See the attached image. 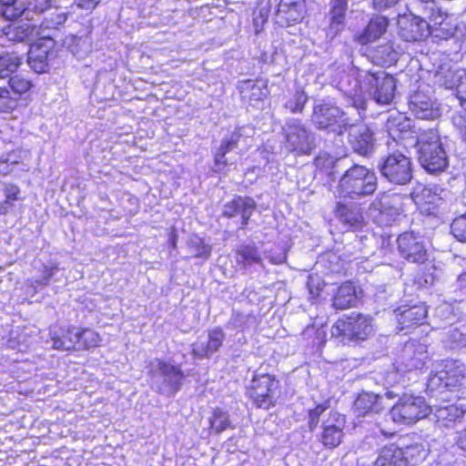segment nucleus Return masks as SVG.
Instances as JSON below:
<instances>
[{
    "label": "nucleus",
    "instance_id": "1",
    "mask_svg": "<svg viewBox=\"0 0 466 466\" xmlns=\"http://www.w3.org/2000/svg\"><path fill=\"white\" fill-rule=\"evenodd\" d=\"M378 188V177L372 168L354 164L340 177L336 196L340 198L359 200L370 197Z\"/></svg>",
    "mask_w": 466,
    "mask_h": 466
},
{
    "label": "nucleus",
    "instance_id": "2",
    "mask_svg": "<svg viewBox=\"0 0 466 466\" xmlns=\"http://www.w3.org/2000/svg\"><path fill=\"white\" fill-rule=\"evenodd\" d=\"M282 147L295 156H310L318 146L316 133L301 119L289 117L281 127Z\"/></svg>",
    "mask_w": 466,
    "mask_h": 466
},
{
    "label": "nucleus",
    "instance_id": "3",
    "mask_svg": "<svg viewBox=\"0 0 466 466\" xmlns=\"http://www.w3.org/2000/svg\"><path fill=\"white\" fill-rule=\"evenodd\" d=\"M380 105H389L395 97L396 79L385 71L377 72L364 71L359 74L356 79V87L349 90L353 96H360L362 90Z\"/></svg>",
    "mask_w": 466,
    "mask_h": 466
},
{
    "label": "nucleus",
    "instance_id": "4",
    "mask_svg": "<svg viewBox=\"0 0 466 466\" xmlns=\"http://www.w3.org/2000/svg\"><path fill=\"white\" fill-rule=\"evenodd\" d=\"M417 147L418 160L427 172L438 174L448 167V156L436 131L430 129L421 133Z\"/></svg>",
    "mask_w": 466,
    "mask_h": 466
},
{
    "label": "nucleus",
    "instance_id": "5",
    "mask_svg": "<svg viewBox=\"0 0 466 466\" xmlns=\"http://www.w3.org/2000/svg\"><path fill=\"white\" fill-rule=\"evenodd\" d=\"M311 122L317 129L337 136H342L350 126L348 113L327 101H319L313 106Z\"/></svg>",
    "mask_w": 466,
    "mask_h": 466
},
{
    "label": "nucleus",
    "instance_id": "6",
    "mask_svg": "<svg viewBox=\"0 0 466 466\" xmlns=\"http://www.w3.org/2000/svg\"><path fill=\"white\" fill-rule=\"evenodd\" d=\"M380 176L389 183L397 186L409 184L413 177L411 157L397 149L381 157L378 164Z\"/></svg>",
    "mask_w": 466,
    "mask_h": 466
},
{
    "label": "nucleus",
    "instance_id": "7",
    "mask_svg": "<svg viewBox=\"0 0 466 466\" xmlns=\"http://www.w3.org/2000/svg\"><path fill=\"white\" fill-rule=\"evenodd\" d=\"M149 375L153 389L167 397L174 396L186 378L180 366L156 360L151 364Z\"/></svg>",
    "mask_w": 466,
    "mask_h": 466
},
{
    "label": "nucleus",
    "instance_id": "8",
    "mask_svg": "<svg viewBox=\"0 0 466 466\" xmlns=\"http://www.w3.org/2000/svg\"><path fill=\"white\" fill-rule=\"evenodd\" d=\"M372 333L371 319L360 313L339 319L331 327L332 337L344 344L366 340Z\"/></svg>",
    "mask_w": 466,
    "mask_h": 466
},
{
    "label": "nucleus",
    "instance_id": "9",
    "mask_svg": "<svg viewBox=\"0 0 466 466\" xmlns=\"http://www.w3.org/2000/svg\"><path fill=\"white\" fill-rule=\"evenodd\" d=\"M279 382L270 374L255 375L247 389L248 396L258 408L268 410L275 405Z\"/></svg>",
    "mask_w": 466,
    "mask_h": 466
},
{
    "label": "nucleus",
    "instance_id": "10",
    "mask_svg": "<svg viewBox=\"0 0 466 466\" xmlns=\"http://www.w3.org/2000/svg\"><path fill=\"white\" fill-rule=\"evenodd\" d=\"M430 411L423 397L403 395L391 408V419L398 423L411 424L425 418Z\"/></svg>",
    "mask_w": 466,
    "mask_h": 466
},
{
    "label": "nucleus",
    "instance_id": "11",
    "mask_svg": "<svg viewBox=\"0 0 466 466\" xmlns=\"http://www.w3.org/2000/svg\"><path fill=\"white\" fill-rule=\"evenodd\" d=\"M432 386H443L449 390L466 383V365L457 360H446L442 363L441 370L430 379Z\"/></svg>",
    "mask_w": 466,
    "mask_h": 466
},
{
    "label": "nucleus",
    "instance_id": "12",
    "mask_svg": "<svg viewBox=\"0 0 466 466\" xmlns=\"http://www.w3.org/2000/svg\"><path fill=\"white\" fill-rule=\"evenodd\" d=\"M49 2H0V14L6 20H34L49 7Z\"/></svg>",
    "mask_w": 466,
    "mask_h": 466
},
{
    "label": "nucleus",
    "instance_id": "13",
    "mask_svg": "<svg viewBox=\"0 0 466 466\" xmlns=\"http://www.w3.org/2000/svg\"><path fill=\"white\" fill-rule=\"evenodd\" d=\"M400 255L409 262L422 264L427 260V249L423 238L413 232H404L398 238Z\"/></svg>",
    "mask_w": 466,
    "mask_h": 466
},
{
    "label": "nucleus",
    "instance_id": "14",
    "mask_svg": "<svg viewBox=\"0 0 466 466\" xmlns=\"http://www.w3.org/2000/svg\"><path fill=\"white\" fill-rule=\"evenodd\" d=\"M31 82L21 75L13 74L7 78V86H0V111H9L16 107L20 96L27 92Z\"/></svg>",
    "mask_w": 466,
    "mask_h": 466
},
{
    "label": "nucleus",
    "instance_id": "15",
    "mask_svg": "<svg viewBox=\"0 0 466 466\" xmlns=\"http://www.w3.org/2000/svg\"><path fill=\"white\" fill-rule=\"evenodd\" d=\"M370 210L371 212H378L374 218L379 224L383 226L390 225L400 215L399 198L381 193L371 202Z\"/></svg>",
    "mask_w": 466,
    "mask_h": 466
},
{
    "label": "nucleus",
    "instance_id": "16",
    "mask_svg": "<svg viewBox=\"0 0 466 466\" xmlns=\"http://www.w3.org/2000/svg\"><path fill=\"white\" fill-rule=\"evenodd\" d=\"M398 25L399 35L407 42L421 41L430 35V23L420 16H400Z\"/></svg>",
    "mask_w": 466,
    "mask_h": 466
},
{
    "label": "nucleus",
    "instance_id": "17",
    "mask_svg": "<svg viewBox=\"0 0 466 466\" xmlns=\"http://www.w3.org/2000/svg\"><path fill=\"white\" fill-rule=\"evenodd\" d=\"M55 42L51 38H44L32 45L28 50L27 63L38 74L48 69V62L54 56Z\"/></svg>",
    "mask_w": 466,
    "mask_h": 466
},
{
    "label": "nucleus",
    "instance_id": "18",
    "mask_svg": "<svg viewBox=\"0 0 466 466\" xmlns=\"http://www.w3.org/2000/svg\"><path fill=\"white\" fill-rule=\"evenodd\" d=\"M345 417L337 411H330L329 418L322 422L321 442L329 449L339 446L344 436Z\"/></svg>",
    "mask_w": 466,
    "mask_h": 466
},
{
    "label": "nucleus",
    "instance_id": "19",
    "mask_svg": "<svg viewBox=\"0 0 466 466\" xmlns=\"http://www.w3.org/2000/svg\"><path fill=\"white\" fill-rule=\"evenodd\" d=\"M349 129V143L354 152L360 156L367 157L370 155L375 147V138L373 133L366 125H352Z\"/></svg>",
    "mask_w": 466,
    "mask_h": 466
},
{
    "label": "nucleus",
    "instance_id": "20",
    "mask_svg": "<svg viewBox=\"0 0 466 466\" xmlns=\"http://www.w3.org/2000/svg\"><path fill=\"white\" fill-rule=\"evenodd\" d=\"M430 19V35L437 40H448L455 35L457 23L441 10L432 9Z\"/></svg>",
    "mask_w": 466,
    "mask_h": 466
},
{
    "label": "nucleus",
    "instance_id": "21",
    "mask_svg": "<svg viewBox=\"0 0 466 466\" xmlns=\"http://www.w3.org/2000/svg\"><path fill=\"white\" fill-rule=\"evenodd\" d=\"M257 208L255 200L249 197L237 196L223 206L222 214L227 218L240 217L241 228L248 225V220Z\"/></svg>",
    "mask_w": 466,
    "mask_h": 466
},
{
    "label": "nucleus",
    "instance_id": "22",
    "mask_svg": "<svg viewBox=\"0 0 466 466\" xmlns=\"http://www.w3.org/2000/svg\"><path fill=\"white\" fill-rule=\"evenodd\" d=\"M431 97L423 90L414 92L409 100V109L417 118L431 119L439 115Z\"/></svg>",
    "mask_w": 466,
    "mask_h": 466
},
{
    "label": "nucleus",
    "instance_id": "23",
    "mask_svg": "<svg viewBox=\"0 0 466 466\" xmlns=\"http://www.w3.org/2000/svg\"><path fill=\"white\" fill-rule=\"evenodd\" d=\"M335 217L349 229H357L363 224L361 208L354 203L338 201L334 208Z\"/></svg>",
    "mask_w": 466,
    "mask_h": 466
},
{
    "label": "nucleus",
    "instance_id": "24",
    "mask_svg": "<svg viewBox=\"0 0 466 466\" xmlns=\"http://www.w3.org/2000/svg\"><path fill=\"white\" fill-rule=\"evenodd\" d=\"M427 314V307L424 304L413 305L408 308H399L396 310V318L400 325V329L421 325Z\"/></svg>",
    "mask_w": 466,
    "mask_h": 466
},
{
    "label": "nucleus",
    "instance_id": "25",
    "mask_svg": "<svg viewBox=\"0 0 466 466\" xmlns=\"http://www.w3.org/2000/svg\"><path fill=\"white\" fill-rule=\"evenodd\" d=\"M225 337V333L220 328L209 330L207 342H198L192 345L193 355L199 359L209 358L222 346Z\"/></svg>",
    "mask_w": 466,
    "mask_h": 466
},
{
    "label": "nucleus",
    "instance_id": "26",
    "mask_svg": "<svg viewBox=\"0 0 466 466\" xmlns=\"http://www.w3.org/2000/svg\"><path fill=\"white\" fill-rule=\"evenodd\" d=\"M242 130H244V127L236 128L234 132L222 140L219 149L215 156V171L220 172L226 166L233 163L226 157V155L238 147L239 139L242 137Z\"/></svg>",
    "mask_w": 466,
    "mask_h": 466
},
{
    "label": "nucleus",
    "instance_id": "27",
    "mask_svg": "<svg viewBox=\"0 0 466 466\" xmlns=\"http://www.w3.org/2000/svg\"><path fill=\"white\" fill-rule=\"evenodd\" d=\"M358 303L355 286L351 281H345L338 289L332 299V306L336 309L353 308Z\"/></svg>",
    "mask_w": 466,
    "mask_h": 466
},
{
    "label": "nucleus",
    "instance_id": "28",
    "mask_svg": "<svg viewBox=\"0 0 466 466\" xmlns=\"http://www.w3.org/2000/svg\"><path fill=\"white\" fill-rule=\"evenodd\" d=\"M381 400L382 396L380 394L363 391L355 400L354 409L360 416L369 413H378L383 409Z\"/></svg>",
    "mask_w": 466,
    "mask_h": 466
},
{
    "label": "nucleus",
    "instance_id": "29",
    "mask_svg": "<svg viewBox=\"0 0 466 466\" xmlns=\"http://www.w3.org/2000/svg\"><path fill=\"white\" fill-rule=\"evenodd\" d=\"M347 8V2H336L330 11L329 25L326 30V36L330 41L342 31Z\"/></svg>",
    "mask_w": 466,
    "mask_h": 466
},
{
    "label": "nucleus",
    "instance_id": "30",
    "mask_svg": "<svg viewBox=\"0 0 466 466\" xmlns=\"http://www.w3.org/2000/svg\"><path fill=\"white\" fill-rule=\"evenodd\" d=\"M30 153L25 149H15L0 157V175L7 176L11 174L15 167L24 165V161L28 159Z\"/></svg>",
    "mask_w": 466,
    "mask_h": 466
},
{
    "label": "nucleus",
    "instance_id": "31",
    "mask_svg": "<svg viewBox=\"0 0 466 466\" xmlns=\"http://www.w3.org/2000/svg\"><path fill=\"white\" fill-rule=\"evenodd\" d=\"M403 358L406 359V368L408 370L421 369L425 365L427 359L423 345L408 343L403 350Z\"/></svg>",
    "mask_w": 466,
    "mask_h": 466
},
{
    "label": "nucleus",
    "instance_id": "32",
    "mask_svg": "<svg viewBox=\"0 0 466 466\" xmlns=\"http://www.w3.org/2000/svg\"><path fill=\"white\" fill-rule=\"evenodd\" d=\"M399 54L394 43L388 42L374 49L372 58L374 63L381 66H390L398 61Z\"/></svg>",
    "mask_w": 466,
    "mask_h": 466
},
{
    "label": "nucleus",
    "instance_id": "33",
    "mask_svg": "<svg viewBox=\"0 0 466 466\" xmlns=\"http://www.w3.org/2000/svg\"><path fill=\"white\" fill-rule=\"evenodd\" d=\"M240 93L244 100L250 104L253 102L262 101L268 96V90L262 82L248 80L240 86Z\"/></svg>",
    "mask_w": 466,
    "mask_h": 466
},
{
    "label": "nucleus",
    "instance_id": "34",
    "mask_svg": "<svg viewBox=\"0 0 466 466\" xmlns=\"http://www.w3.org/2000/svg\"><path fill=\"white\" fill-rule=\"evenodd\" d=\"M388 24V19L384 16L372 18L361 34L360 37V42L367 44L380 38L385 33Z\"/></svg>",
    "mask_w": 466,
    "mask_h": 466
},
{
    "label": "nucleus",
    "instance_id": "35",
    "mask_svg": "<svg viewBox=\"0 0 466 466\" xmlns=\"http://www.w3.org/2000/svg\"><path fill=\"white\" fill-rule=\"evenodd\" d=\"M400 451L403 454L405 466H416L423 461L428 455V450L422 443L419 442L404 445L400 447Z\"/></svg>",
    "mask_w": 466,
    "mask_h": 466
},
{
    "label": "nucleus",
    "instance_id": "36",
    "mask_svg": "<svg viewBox=\"0 0 466 466\" xmlns=\"http://www.w3.org/2000/svg\"><path fill=\"white\" fill-rule=\"evenodd\" d=\"M236 260L238 264L248 268L254 264H260L262 258L259 251L254 245L242 244L236 250Z\"/></svg>",
    "mask_w": 466,
    "mask_h": 466
},
{
    "label": "nucleus",
    "instance_id": "37",
    "mask_svg": "<svg viewBox=\"0 0 466 466\" xmlns=\"http://www.w3.org/2000/svg\"><path fill=\"white\" fill-rule=\"evenodd\" d=\"M22 57L15 52L0 54V80L7 79L20 66Z\"/></svg>",
    "mask_w": 466,
    "mask_h": 466
},
{
    "label": "nucleus",
    "instance_id": "38",
    "mask_svg": "<svg viewBox=\"0 0 466 466\" xmlns=\"http://www.w3.org/2000/svg\"><path fill=\"white\" fill-rule=\"evenodd\" d=\"M308 101L309 96L303 88L298 86L285 102L284 107L292 114H301Z\"/></svg>",
    "mask_w": 466,
    "mask_h": 466
},
{
    "label": "nucleus",
    "instance_id": "39",
    "mask_svg": "<svg viewBox=\"0 0 466 466\" xmlns=\"http://www.w3.org/2000/svg\"><path fill=\"white\" fill-rule=\"evenodd\" d=\"M209 424L211 430L216 434H219L227 429L234 428L229 420L228 413L219 408L214 410L212 416L209 418Z\"/></svg>",
    "mask_w": 466,
    "mask_h": 466
},
{
    "label": "nucleus",
    "instance_id": "40",
    "mask_svg": "<svg viewBox=\"0 0 466 466\" xmlns=\"http://www.w3.org/2000/svg\"><path fill=\"white\" fill-rule=\"evenodd\" d=\"M461 416L462 411L459 410L457 407L452 405L440 407L435 412L437 421L444 427H449L450 423L456 421Z\"/></svg>",
    "mask_w": 466,
    "mask_h": 466
},
{
    "label": "nucleus",
    "instance_id": "41",
    "mask_svg": "<svg viewBox=\"0 0 466 466\" xmlns=\"http://www.w3.org/2000/svg\"><path fill=\"white\" fill-rule=\"evenodd\" d=\"M448 192L438 186L425 187L421 189L418 198L426 203L433 206H439L441 201L447 196Z\"/></svg>",
    "mask_w": 466,
    "mask_h": 466
},
{
    "label": "nucleus",
    "instance_id": "42",
    "mask_svg": "<svg viewBox=\"0 0 466 466\" xmlns=\"http://www.w3.org/2000/svg\"><path fill=\"white\" fill-rule=\"evenodd\" d=\"M445 342L451 348H460L466 346V327L451 329L445 336Z\"/></svg>",
    "mask_w": 466,
    "mask_h": 466
},
{
    "label": "nucleus",
    "instance_id": "43",
    "mask_svg": "<svg viewBox=\"0 0 466 466\" xmlns=\"http://www.w3.org/2000/svg\"><path fill=\"white\" fill-rule=\"evenodd\" d=\"M454 76L457 81L456 96L462 107L461 111H466V72L463 70H458L455 72Z\"/></svg>",
    "mask_w": 466,
    "mask_h": 466
},
{
    "label": "nucleus",
    "instance_id": "44",
    "mask_svg": "<svg viewBox=\"0 0 466 466\" xmlns=\"http://www.w3.org/2000/svg\"><path fill=\"white\" fill-rule=\"evenodd\" d=\"M451 232L459 241L466 242V213L458 216L452 220Z\"/></svg>",
    "mask_w": 466,
    "mask_h": 466
},
{
    "label": "nucleus",
    "instance_id": "45",
    "mask_svg": "<svg viewBox=\"0 0 466 466\" xmlns=\"http://www.w3.org/2000/svg\"><path fill=\"white\" fill-rule=\"evenodd\" d=\"M92 46L87 37H74V42L70 46L72 54L77 58L85 57L91 52Z\"/></svg>",
    "mask_w": 466,
    "mask_h": 466
},
{
    "label": "nucleus",
    "instance_id": "46",
    "mask_svg": "<svg viewBox=\"0 0 466 466\" xmlns=\"http://www.w3.org/2000/svg\"><path fill=\"white\" fill-rule=\"evenodd\" d=\"M35 27V25L25 24L10 30L8 35H12L14 41L23 42L33 36Z\"/></svg>",
    "mask_w": 466,
    "mask_h": 466
},
{
    "label": "nucleus",
    "instance_id": "47",
    "mask_svg": "<svg viewBox=\"0 0 466 466\" xmlns=\"http://www.w3.org/2000/svg\"><path fill=\"white\" fill-rule=\"evenodd\" d=\"M80 345L83 346L82 350L96 347L100 342L99 335L89 329H80Z\"/></svg>",
    "mask_w": 466,
    "mask_h": 466
},
{
    "label": "nucleus",
    "instance_id": "48",
    "mask_svg": "<svg viewBox=\"0 0 466 466\" xmlns=\"http://www.w3.org/2000/svg\"><path fill=\"white\" fill-rule=\"evenodd\" d=\"M190 248L192 255L196 258H208L211 253L210 247L204 245L203 240L199 238H194L190 240Z\"/></svg>",
    "mask_w": 466,
    "mask_h": 466
},
{
    "label": "nucleus",
    "instance_id": "49",
    "mask_svg": "<svg viewBox=\"0 0 466 466\" xmlns=\"http://www.w3.org/2000/svg\"><path fill=\"white\" fill-rule=\"evenodd\" d=\"M451 123L461 138L466 140V111H456L451 116Z\"/></svg>",
    "mask_w": 466,
    "mask_h": 466
},
{
    "label": "nucleus",
    "instance_id": "50",
    "mask_svg": "<svg viewBox=\"0 0 466 466\" xmlns=\"http://www.w3.org/2000/svg\"><path fill=\"white\" fill-rule=\"evenodd\" d=\"M53 348L61 350H70L75 349V343L67 336V331L62 336L54 335L52 337Z\"/></svg>",
    "mask_w": 466,
    "mask_h": 466
},
{
    "label": "nucleus",
    "instance_id": "51",
    "mask_svg": "<svg viewBox=\"0 0 466 466\" xmlns=\"http://www.w3.org/2000/svg\"><path fill=\"white\" fill-rule=\"evenodd\" d=\"M328 409L326 404H319L314 409L309 411V428L310 431H314L319 420V417L323 414V412Z\"/></svg>",
    "mask_w": 466,
    "mask_h": 466
},
{
    "label": "nucleus",
    "instance_id": "52",
    "mask_svg": "<svg viewBox=\"0 0 466 466\" xmlns=\"http://www.w3.org/2000/svg\"><path fill=\"white\" fill-rule=\"evenodd\" d=\"M299 6L298 2L293 5L291 9L289 11L288 15H285V19H279V24L282 26L289 25L290 23L297 22L302 18L301 11L299 10Z\"/></svg>",
    "mask_w": 466,
    "mask_h": 466
},
{
    "label": "nucleus",
    "instance_id": "53",
    "mask_svg": "<svg viewBox=\"0 0 466 466\" xmlns=\"http://www.w3.org/2000/svg\"><path fill=\"white\" fill-rule=\"evenodd\" d=\"M4 193L5 196V199L9 201H15L20 198L19 195L21 190L18 186L15 184H5Z\"/></svg>",
    "mask_w": 466,
    "mask_h": 466
},
{
    "label": "nucleus",
    "instance_id": "54",
    "mask_svg": "<svg viewBox=\"0 0 466 466\" xmlns=\"http://www.w3.org/2000/svg\"><path fill=\"white\" fill-rule=\"evenodd\" d=\"M294 4L296 2H279L276 11V21L278 24L279 19H285V15H288Z\"/></svg>",
    "mask_w": 466,
    "mask_h": 466
},
{
    "label": "nucleus",
    "instance_id": "55",
    "mask_svg": "<svg viewBox=\"0 0 466 466\" xmlns=\"http://www.w3.org/2000/svg\"><path fill=\"white\" fill-rule=\"evenodd\" d=\"M67 336L75 343V349L76 350H81L83 346L80 345V329L77 328H70L67 329Z\"/></svg>",
    "mask_w": 466,
    "mask_h": 466
},
{
    "label": "nucleus",
    "instance_id": "56",
    "mask_svg": "<svg viewBox=\"0 0 466 466\" xmlns=\"http://www.w3.org/2000/svg\"><path fill=\"white\" fill-rule=\"evenodd\" d=\"M456 444L463 451H466V428L457 433Z\"/></svg>",
    "mask_w": 466,
    "mask_h": 466
},
{
    "label": "nucleus",
    "instance_id": "57",
    "mask_svg": "<svg viewBox=\"0 0 466 466\" xmlns=\"http://www.w3.org/2000/svg\"><path fill=\"white\" fill-rule=\"evenodd\" d=\"M13 208V204L11 201L5 199L0 203V214L5 215L8 213Z\"/></svg>",
    "mask_w": 466,
    "mask_h": 466
},
{
    "label": "nucleus",
    "instance_id": "58",
    "mask_svg": "<svg viewBox=\"0 0 466 466\" xmlns=\"http://www.w3.org/2000/svg\"><path fill=\"white\" fill-rule=\"evenodd\" d=\"M308 287H309V293L313 298L318 297L319 295L320 289L319 288V285L317 287L313 286V279L312 278H309V280L308 282Z\"/></svg>",
    "mask_w": 466,
    "mask_h": 466
},
{
    "label": "nucleus",
    "instance_id": "59",
    "mask_svg": "<svg viewBox=\"0 0 466 466\" xmlns=\"http://www.w3.org/2000/svg\"><path fill=\"white\" fill-rule=\"evenodd\" d=\"M433 466H463L462 463L461 462H453L451 464H445V463H442L441 461H435L433 462Z\"/></svg>",
    "mask_w": 466,
    "mask_h": 466
},
{
    "label": "nucleus",
    "instance_id": "60",
    "mask_svg": "<svg viewBox=\"0 0 466 466\" xmlns=\"http://www.w3.org/2000/svg\"><path fill=\"white\" fill-rule=\"evenodd\" d=\"M66 20V15L65 14L61 13L56 15V23L57 25H61V24L65 23Z\"/></svg>",
    "mask_w": 466,
    "mask_h": 466
},
{
    "label": "nucleus",
    "instance_id": "61",
    "mask_svg": "<svg viewBox=\"0 0 466 466\" xmlns=\"http://www.w3.org/2000/svg\"><path fill=\"white\" fill-rule=\"evenodd\" d=\"M396 118L394 119H389L388 122H387V129L388 131L390 133L391 132V129H392V127L395 126V122H396Z\"/></svg>",
    "mask_w": 466,
    "mask_h": 466
},
{
    "label": "nucleus",
    "instance_id": "62",
    "mask_svg": "<svg viewBox=\"0 0 466 466\" xmlns=\"http://www.w3.org/2000/svg\"><path fill=\"white\" fill-rule=\"evenodd\" d=\"M259 13H260L261 17H262L264 20H266V19L268 18V9H266V8H264V7H261V8H260Z\"/></svg>",
    "mask_w": 466,
    "mask_h": 466
},
{
    "label": "nucleus",
    "instance_id": "63",
    "mask_svg": "<svg viewBox=\"0 0 466 466\" xmlns=\"http://www.w3.org/2000/svg\"><path fill=\"white\" fill-rule=\"evenodd\" d=\"M373 439H374V438H373L372 436H367V437L365 438V440H364L363 446H365V445H367V444H368V445H370V444L372 443V441H373Z\"/></svg>",
    "mask_w": 466,
    "mask_h": 466
},
{
    "label": "nucleus",
    "instance_id": "64",
    "mask_svg": "<svg viewBox=\"0 0 466 466\" xmlns=\"http://www.w3.org/2000/svg\"><path fill=\"white\" fill-rule=\"evenodd\" d=\"M53 276V271L52 269H50L47 273V275L45 277V282L43 283L44 285H47L49 279L52 278Z\"/></svg>",
    "mask_w": 466,
    "mask_h": 466
}]
</instances>
